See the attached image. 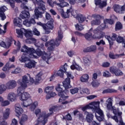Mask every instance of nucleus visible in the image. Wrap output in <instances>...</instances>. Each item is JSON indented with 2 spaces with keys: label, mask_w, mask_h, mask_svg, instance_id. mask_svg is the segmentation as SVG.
Instances as JSON below:
<instances>
[{
  "label": "nucleus",
  "mask_w": 125,
  "mask_h": 125,
  "mask_svg": "<svg viewBox=\"0 0 125 125\" xmlns=\"http://www.w3.org/2000/svg\"><path fill=\"white\" fill-rule=\"evenodd\" d=\"M58 38L56 39V41L52 39L50 41V42L45 43V46H48V45H50V46H49L47 48L48 51L47 53L42 51V58L44 61H45V62H46V63L48 62V60H49L51 57L50 56L51 55V51H53V50H54V46H59L60 42H61L63 39V32H62L61 30H59L58 31Z\"/></svg>",
  "instance_id": "f257e3e1"
},
{
  "label": "nucleus",
  "mask_w": 125,
  "mask_h": 125,
  "mask_svg": "<svg viewBox=\"0 0 125 125\" xmlns=\"http://www.w3.org/2000/svg\"><path fill=\"white\" fill-rule=\"evenodd\" d=\"M42 47H43V44H42L41 46H38V48L36 51L33 48H29L27 46L24 45L22 46L21 51L29 54L28 56L30 58H38V57L35 54L38 56H42V52L41 50V48H42Z\"/></svg>",
  "instance_id": "f03ea898"
},
{
  "label": "nucleus",
  "mask_w": 125,
  "mask_h": 125,
  "mask_svg": "<svg viewBox=\"0 0 125 125\" xmlns=\"http://www.w3.org/2000/svg\"><path fill=\"white\" fill-rule=\"evenodd\" d=\"M33 2L35 5H38L34 10V13L35 15V18L39 19V17L42 16V14L44 13V11L46 10L45 8V2L42 0H32Z\"/></svg>",
  "instance_id": "7ed1b4c3"
},
{
  "label": "nucleus",
  "mask_w": 125,
  "mask_h": 125,
  "mask_svg": "<svg viewBox=\"0 0 125 125\" xmlns=\"http://www.w3.org/2000/svg\"><path fill=\"white\" fill-rule=\"evenodd\" d=\"M99 105H100V102H93L89 104L90 109L92 111H96L95 117L97 120L99 122H102L104 120V113H103V111L99 107Z\"/></svg>",
  "instance_id": "20e7f679"
},
{
  "label": "nucleus",
  "mask_w": 125,
  "mask_h": 125,
  "mask_svg": "<svg viewBox=\"0 0 125 125\" xmlns=\"http://www.w3.org/2000/svg\"><path fill=\"white\" fill-rule=\"evenodd\" d=\"M28 76L27 75H24L22 77V80L21 79L17 81V83L18 84L21 85L20 87H18V92L20 93V91L23 90V89H26L28 86V83L30 82L29 75H28Z\"/></svg>",
  "instance_id": "39448f33"
},
{
  "label": "nucleus",
  "mask_w": 125,
  "mask_h": 125,
  "mask_svg": "<svg viewBox=\"0 0 125 125\" xmlns=\"http://www.w3.org/2000/svg\"><path fill=\"white\" fill-rule=\"evenodd\" d=\"M111 109V111H113V114L115 115L114 116H111V118L113 119V120H114L116 123H119L118 117H117V115H118L120 118L119 121L120 125H125V124L123 122V119H122V112H119V111H118V110H117L116 109V107L114 106L112 107Z\"/></svg>",
  "instance_id": "423d86ee"
},
{
  "label": "nucleus",
  "mask_w": 125,
  "mask_h": 125,
  "mask_svg": "<svg viewBox=\"0 0 125 125\" xmlns=\"http://www.w3.org/2000/svg\"><path fill=\"white\" fill-rule=\"evenodd\" d=\"M65 74L67 76V78H66L62 83L63 84V86L67 89L68 88H70L71 87V85L70 83H71L70 79H74V76L72 75V72H65Z\"/></svg>",
  "instance_id": "0eeeda50"
},
{
  "label": "nucleus",
  "mask_w": 125,
  "mask_h": 125,
  "mask_svg": "<svg viewBox=\"0 0 125 125\" xmlns=\"http://www.w3.org/2000/svg\"><path fill=\"white\" fill-rule=\"evenodd\" d=\"M67 93H68V91H67V90L62 91L58 93V96L60 97L59 102H62V104H63V105L68 104V101L63 102L64 100H66V99L69 98V96H67Z\"/></svg>",
  "instance_id": "6e6552de"
},
{
  "label": "nucleus",
  "mask_w": 125,
  "mask_h": 125,
  "mask_svg": "<svg viewBox=\"0 0 125 125\" xmlns=\"http://www.w3.org/2000/svg\"><path fill=\"white\" fill-rule=\"evenodd\" d=\"M24 89H22L19 93V92H18V88L17 93L18 95L20 96V100H21V101H24L25 100H29V99H30V98L31 97V95H30V94H29L27 92H24Z\"/></svg>",
  "instance_id": "1a4fd4ad"
},
{
  "label": "nucleus",
  "mask_w": 125,
  "mask_h": 125,
  "mask_svg": "<svg viewBox=\"0 0 125 125\" xmlns=\"http://www.w3.org/2000/svg\"><path fill=\"white\" fill-rule=\"evenodd\" d=\"M109 71L111 74L115 75L116 77H122L124 76V72L116 67V66H111L109 68Z\"/></svg>",
  "instance_id": "9d476101"
},
{
  "label": "nucleus",
  "mask_w": 125,
  "mask_h": 125,
  "mask_svg": "<svg viewBox=\"0 0 125 125\" xmlns=\"http://www.w3.org/2000/svg\"><path fill=\"white\" fill-rule=\"evenodd\" d=\"M43 29L45 31V34H50V30L53 29V20H52L51 22H48L46 25H43Z\"/></svg>",
  "instance_id": "9b49d317"
},
{
  "label": "nucleus",
  "mask_w": 125,
  "mask_h": 125,
  "mask_svg": "<svg viewBox=\"0 0 125 125\" xmlns=\"http://www.w3.org/2000/svg\"><path fill=\"white\" fill-rule=\"evenodd\" d=\"M17 86V83L15 80L8 81L5 85L6 89H14Z\"/></svg>",
  "instance_id": "f8f14e48"
},
{
  "label": "nucleus",
  "mask_w": 125,
  "mask_h": 125,
  "mask_svg": "<svg viewBox=\"0 0 125 125\" xmlns=\"http://www.w3.org/2000/svg\"><path fill=\"white\" fill-rule=\"evenodd\" d=\"M7 99L10 102H15L17 100V95L14 92H11L7 94Z\"/></svg>",
  "instance_id": "ddd939ff"
},
{
  "label": "nucleus",
  "mask_w": 125,
  "mask_h": 125,
  "mask_svg": "<svg viewBox=\"0 0 125 125\" xmlns=\"http://www.w3.org/2000/svg\"><path fill=\"white\" fill-rule=\"evenodd\" d=\"M7 10V8L5 6H0V18L2 21L6 19V16H5L4 12H5Z\"/></svg>",
  "instance_id": "4468645a"
},
{
  "label": "nucleus",
  "mask_w": 125,
  "mask_h": 125,
  "mask_svg": "<svg viewBox=\"0 0 125 125\" xmlns=\"http://www.w3.org/2000/svg\"><path fill=\"white\" fill-rule=\"evenodd\" d=\"M113 9L117 13L123 14L125 13V6H123L121 8L119 5H114L113 6Z\"/></svg>",
  "instance_id": "2eb2a0df"
},
{
  "label": "nucleus",
  "mask_w": 125,
  "mask_h": 125,
  "mask_svg": "<svg viewBox=\"0 0 125 125\" xmlns=\"http://www.w3.org/2000/svg\"><path fill=\"white\" fill-rule=\"evenodd\" d=\"M95 4L99 5L100 8H103L107 5V0L103 1L101 0H95Z\"/></svg>",
  "instance_id": "dca6fc26"
},
{
  "label": "nucleus",
  "mask_w": 125,
  "mask_h": 125,
  "mask_svg": "<svg viewBox=\"0 0 125 125\" xmlns=\"http://www.w3.org/2000/svg\"><path fill=\"white\" fill-rule=\"evenodd\" d=\"M94 17L96 18V19L92 21L91 22L92 26H94L95 25H100L101 23V21H100L101 18L100 16L99 15H95Z\"/></svg>",
  "instance_id": "f3484780"
},
{
  "label": "nucleus",
  "mask_w": 125,
  "mask_h": 125,
  "mask_svg": "<svg viewBox=\"0 0 125 125\" xmlns=\"http://www.w3.org/2000/svg\"><path fill=\"white\" fill-rule=\"evenodd\" d=\"M15 112L18 116H20L23 113V109L19 104H16L15 106Z\"/></svg>",
  "instance_id": "a211bd4d"
},
{
  "label": "nucleus",
  "mask_w": 125,
  "mask_h": 125,
  "mask_svg": "<svg viewBox=\"0 0 125 125\" xmlns=\"http://www.w3.org/2000/svg\"><path fill=\"white\" fill-rule=\"evenodd\" d=\"M106 23L104 21L103 23L93 30V33H94V34H97V33L101 32V31L104 30L105 28H106Z\"/></svg>",
  "instance_id": "6ab92c4d"
},
{
  "label": "nucleus",
  "mask_w": 125,
  "mask_h": 125,
  "mask_svg": "<svg viewBox=\"0 0 125 125\" xmlns=\"http://www.w3.org/2000/svg\"><path fill=\"white\" fill-rule=\"evenodd\" d=\"M23 24L25 25V26H26V27H30L31 25H34L36 24V21H35L34 19H31L30 20H25L23 21Z\"/></svg>",
  "instance_id": "aec40b11"
},
{
  "label": "nucleus",
  "mask_w": 125,
  "mask_h": 125,
  "mask_svg": "<svg viewBox=\"0 0 125 125\" xmlns=\"http://www.w3.org/2000/svg\"><path fill=\"white\" fill-rule=\"evenodd\" d=\"M15 65L13 64H10L9 63H7L3 67L2 71L6 72V71H9L10 69H14Z\"/></svg>",
  "instance_id": "412c9836"
},
{
  "label": "nucleus",
  "mask_w": 125,
  "mask_h": 125,
  "mask_svg": "<svg viewBox=\"0 0 125 125\" xmlns=\"http://www.w3.org/2000/svg\"><path fill=\"white\" fill-rule=\"evenodd\" d=\"M96 49H97L96 45H92L86 48L84 51H85V52H93L94 51H96Z\"/></svg>",
  "instance_id": "4be33fe9"
},
{
  "label": "nucleus",
  "mask_w": 125,
  "mask_h": 125,
  "mask_svg": "<svg viewBox=\"0 0 125 125\" xmlns=\"http://www.w3.org/2000/svg\"><path fill=\"white\" fill-rule=\"evenodd\" d=\"M86 121L87 122V123H91L92 121H93L94 116H93V114L91 113L86 112Z\"/></svg>",
  "instance_id": "5701e85b"
},
{
  "label": "nucleus",
  "mask_w": 125,
  "mask_h": 125,
  "mask_svg": "<svg viewBox=\"0 0 125 125\" xmlns=\"http://www.w3.org/2000/svg\"><path fill=\"white\" fill-rule=\"evenodd\" d=\"M20 16L22 19H26V18H29L30 17V13H29V11H22Z\"/></svg>",
  "instance_id": "b1692460"
},
{
  "label": "nucleus",
  "mask_w": 125,
  "mask_h": 125,
  "mask_svg": "<svg viewBox=\"0 0 125 125\" xmlns=\"http://www.w3.org/2000/svg\"><path fill=\"white\" fill-rule=\"evenodd\" d=\"M28 121V116L25 114H23L20 121V125H25V123Z\"/></svg>",
  "instance_id": "393cba45"
},
{
  "label": "nucleus",
  "mask_w": 125,
  "mask_h": 125,
  "mask_svg": "<svg viewBox=\"0 0 125 125\" xmlns=\"http://www.w3.org/2000/svg\"><path fill=\"white\" fill-rule=\"evenodd\" d=\"M20 61L21 62H22L23 63H25V62L26 63H37V62H34L26 57H24V56H21V59H20Z\"/></svg>",
  "instance_id": "a878e982"
},
{
  "label": "nucleus",
  "mask_w": 125,
  "mask_h": 125,
  "mask_svg": "<svg viewBox=\"0 0 125 125\" xmlns=\"http://www.w3.org/2000/svg\"><path fill=\"white\" fill-rule=\"evenodd\" d=\"M10 109L6 108L5 112L3 113V119L7 120V118L9 117V115H10Z\"/></svg>",
  "instance_id": "bb28decb"
},
{
  "label": "nucleus",
  "mask_w": 125,
  "mask_h": 125,
  "mask_svg": "<svg viewBox=\"0 0 125 125\" xmlns=\"http://www.w3.org/2000/svg\"><path fill=\"white\" fill-rule=\"evenodd\" d=\"M31 104H32V100L31 99H28L27 100L23 101V103H21V106L24 108H26L28 106H30Z\"/></svg>",
  "instance_id": "cd10ccee"
},
{
  "label": "nucleus",
  "mask_w": 125,
  "mask_h": 125,
  "mask_svg": "<svg viewBox=\"0 0 125 125\" xmlns=\"http://www.w3.org/2000/svg\"><path fill=\"white\" fill-rule=\"evenodd\" d=\"M15 26L18 27H21V23H22V20L19 18H16L14 19L13 21Z\"/></svg>",
  "instance_id": "c85d7f7f"
},
{
  "label": "nucleus",
  "mask_w": 125,
  "mask_h": 125,
  "mask_svg": "<svg viewBox=\"0 0 125 125\" xmlns=\"http://www.w3.org/2000/svg\"><path fill=\"white\" fill-rule=\"evenodd\" d=\"M106 106L107 109H108V110H111V108H113L112 105H113V100H112V99L111 98H109L107 99V100L106 101Z\"/></svg>",
  "instance_id": "c756f323"
},
{
  "label": "nucleus",
  "mask_w": 125,
  "mask_h": 125,
  "mask_svg": "<svg viewBox=\"0 0 125 125\" xmlns=\"http://www.w3.org/2000/svg\"><path fill=\"white\" fill-rule=\"evenodd\" d=\"M43 75L42 72H40L36 76L35 83H39L42 80V76Z\"/></svg>",
  "instance_id": "7c9ffc66"
},
{
  "label": "nucleus",
  "mask_w": 125,
  "mask_h": 125,
  "mask_svg": "<svg viewBox=\"0 0 125 125\" xmlns=\"http://www.w3.org/2000/svg\"><path fill=\"white\" fill-rule=\"evenodd\" d=\"M0 105L2 107H6V106L10 105V101L8 100H4V99L3 98L2 101H1Z\"/></svg>",
  "instance_id": "2f4dec72"
},
{
  "label": "nucleus",
  "mask_w": 125,
  "mask_h": 125,
  "mask_svg": "<svg viewBox=\"0 0 125 125\" xmlns=\"http://www.w3.org/2000/svg\"><path fill=\"white\" fill-rule=\"evenodd\" d=\"M125 55L124 54H121L119 55H114V54L112 53H110L109 54V57L111 59H117V58H119L121 56H124Z\"/></svg>",
  "instance_id": "473e14b6"
},
{
  "label": "nucleus",
  "mask_w": 125,
  "mask_h": 125,
  "mask_svg": "<svg viewBox=\"0 0 125 125\" xmlns=\"http://www.w3.org/2000/svg\"><path fill=\"white\" fill-rule=\"evenodd\" d=\"M60 12H61V14L63 18H69L70 15L67 12L66 13L64 12V10L62 8L60 9Z\"/></svg>",
  "instance_id": "72a5a7b5"
},
{
  "label": "nucleus",
  "mask_w": 125,
  "mask_h": 125,
  "mask_svg": "<svg viewBox=\"0 0 125 125\" xmlns=\"http://www.w3.org/2000/svg\"><path fill=\"white\" fill-rule=\"evenodd\" d=\"M88 79H89V76L88 75L85 74L83 75L81 78V81L83 83H86L88 81Z\"/></svg>",
  "instance_id": "f704fd0d"
},
{
  "label": "nucleus",
  "mask_w": 125,
  "mask_h": 125,
  "mask_svg": "<svg viewBox=\"0 0 125 125\" xmlns=\"http://www.w3.org/2000/svg\"><path fill=\"white\" fill-rule=\"evenodd\" d=\"M17 34L20 37H22L23 36V34L26 32V29L24 28H21V29H16Z\"/></svg>",
  "instance_id": "c9c22d12"
},
{
  "label": "nucleus",
  "mask_w": 125,
  "mask_h": 125,
  "mask_svg": "<svg viewBox=\"0 0 125 125\" xmlns=\"http://www.w3.org/2000/svg\"><path fill=\"white\" fill-rule=\"evenodd\" d=\"M84 37L86 40H89L91 38H93V36H92V31H91V29H90L88 33H86L84 35Z\"/></svg>",
  "instance_id": "e433bc0d"
},
{
  "label": "nucleus",
  "mask_w": 125,
  "mask_h": 125,
  "mask_svg": "<svg viewBox=\"0 0 125 125\" xmlns=\"http://www.w3.org/2000/svg\"><path fill=\"white\" fill-rule=\"evenodd\" d=\"M24 66L28 69H32V68H37L35 63H25Z\"/></svg>",
  "instance_id": "4c0bfd02"
},
{
  "label": "nucleus",
  "mask_w": 125,
  "mask_h": 125,
  "mask_svg": "<svg viewBox=\"0 0 125 125\" xmlns=\"http://www.w3.org/2000/svg\"><path fill=\"white\" fill-rule=\"evenodd\" d=\"M117 90L114 89L108 88L105 90H104L103 92V93H113L117 92Z\"/></svg>",
  "instance_id": "58836bf2"
},
{
  "label": "nucleus",
  "mask_w": 125,
  "mask_h": 125,
  "mask_svg": "<svg viewBox=\"0 0 125 125\" xmlns=\"http://www.w3.org/2000/svg\"><path fill=\"white\" fill-rule=\"evenodd\" d=\"M25 37L27 38V39H29L32 36V31L29 30H25V32H24Z\"/></svg>",
  "instance_id": "ea45409f"
},
{
  "label": "nucleus",
  "mask_w": 125,
  "mask_h": 125,
  "mask_svg": "<svg viewBox=\"0 0 125 125\" xmlns=\"http://www.w3.org/2000/svg\"><path fill=\"white\" fill-rule=\"evenodd\" d=\"M105 36V33L102 32L100 36H97L96 34L94 33V35L93 36V39H98V40H100V39H102V38H104V36Z\"/></svg>",
  "instance_id": "a19ab883"
},
{
  "label": "nucleus",
  "mask_w": 125,
  "mask_h": 125,
  "mask_svg": "<svg viewBox=\"0 0 125 125\" xmlns=\"http://www.w3.org/2000/svg\"><path fill=\"white\" fill-rule=\"evenodd\" d=\"M53 88L54 87L51 86H47L45 89H44V91L46 93H47V94H49V93H50L52 91V90H53Z\"/></svg>",
  "instance_id": "79ce46f5"
},
{
  "label": "nucleus",
  "mask_w": 125,
  "mask_h": 125,
  "mask_svg": "<svg viewBox=\"0 0 125 125\" xmlns=\"http://www.w3.org/2000/svg\"><path fill=\"white\" fill-rule=\"evenodd\" d=\"M79 23H83L85 20L86 18L83 15L79 14L78 18H77Z\"/></svg>",
  "instance_id": "37998d69"
},
{
  "label": "nucleus",
  "mask_w": 125,
  "mask_h": 125,
  "mask_svg": "<svg viewBox=\"0 0 125 125\" xmlns=\"http://www.w3.org/2000/svg\"><path fill=\"white\" fill-rule=\"evenodd\" d=\"M64 71L62 68H60L57 73H56V76L58 75L59 77H61V78H63V76L64 75Z\"/></svg>",
  "instance_id": "c03bdc74"
},
{
  "label": "nucleus",
  "mask_w": 125,
  "mask_h": 125,
  "mask_svg": "<svg viewBox=\"0 0 125 125\" xmlns=\"http://www.w3.org/2000/svg\"><path fill=\"white\" fill-rule=\"evenodd\" d=\"M70 68L71 70H75V69H76V70L81 69L80 66H79V65L77 64L76 63H73V64L71 65Z\"/></svg>",
  "instance_id": "a18cd8bd"
},
{
  "label": "nucleus",
  "mask_w": 125,
  "mask_h": 125,
  "mask_svg": "<svg viewBox=\"0 0 125 125\" xmlns=\"http://www.w3.org/2000/svg\"><path fill=\"white\" fill-rule=\"evenodd\" d=\"M121 29H123V25L122 23H121V22H117L115 26L116 31H119V30H121Z\"/></svg>",
  "instance_id": "49530a36"
},
{
  "label": "nucleus",
  "mask_w": 125,
  "mask_h": 125,
  "mask_svg": "<svg viewBox=\"0 0 125 125\" xmlns=\"http://www.w3.org/2000/svg\"><path fill=\"white\" fill-rule=\"evenodd\" d=\"M6 90V87H5V85L1 84L0 85V95L2 94L4 91Z\"/></svg>",
  "instance_id": "de8ad7c7"
},
{
  "label": "nucleus",
  "mask_w": 125,
  "mask_h": 125,
  "mask_svg": "<svg viewBox=\"0 0 125 125\" xmlns=\"http://www.w3.org/2000/svg\"><path fill=\"white\" fill-rule=\"evenodd\" d=\"M1 114V113L0 112V125H8L7 122H5L2 118V116L0 115Z\"/></svg>",
  "instance_id": "09e8293b"
},
{
  "label": "nucleus",
  "mask_w": 125,
  "mask_h": 125,
  "mask_svg": "<svg viewBox=\"0 0 125 125\" xmlns=\"http://www.w3.org/2000/svg\"><path fill=\"white\" fill-rule=\"evenodd\" d=\"M56 95L55 92H52V91L49 94H47L46 97V99H50L51 97H54Z\"/></svg>",
  "instance_id": "8fccbe9b"
},
{
  "label": "nucleus",
  "mask_w": 125,
  "mask_h": 125,
  "mask_svg": "<svg viewBox=\"0 0 125 125\" xmlns=\"http://www.w3.org/2000/svg\"><path fill=\"white\" fill-rule=\"evenodd\" d=\"M47 3L49 4L51 7H54V4H57L56 1L53 2L52 0H47Z\"/></svg>",
  "instance_id": "3c124183"
},
{
  "label": "nucleus",
  "mask_w": 125,
  "mask_h": 125,
  "mask_svg": "<svg viewBox=\"0 0 125 125\" xmlns=\"http://www.w3.org/2000/svg\"><path fill=\"white\" fill-rule=\"evenodd\" d=\"M38 105H39V103L38 102H35L30 107L31 111H34L36 109V107H37Z\"/></svg>",
  "instance_id": "603ef678"
},
{
  "label": "nucleus",
  "mask_w": 125,
  "mask_h": 125,
  "mask_svg": "<svg viewBox=\"0 0 125 125\" xmlns=\"http://www.w3.org/2000/svg\"><path fill=\"white\" fill-rule=\"evenodd\" d=\"M64 87V84L63 85L58 84L57 86H56V90L57 91H62L63 90V88Z\"/></svg>",
  "instance_id": "864d4df0"
},
{
  "label": "nucleus",
  "mask_w": 125,
  "mask_h": 125,
  "mask_svg": "<svg viewBox=\"0 0 125 125\" xmlns=\"http://www.w3.org/2000/svg\"><path fill=\"white\" fill-rule=\"evenodd\" d=\"M57 5H58V6H59L60 7H65V6H67V5H69V3H68V2H65L64 1L62 3H57Z\"/></svg>",
  "instance_id": "5fc2aeb1"
},
{
  "label": "nucleus",
  "mask_w": 125,
  "mask_h": 125,
  "mask_svg": "<svg viewBox=\"0 0 125 125\" xmlns=\"http://www.w3.org/2000/svg\"><path fill=\"white\" fill-rule=\"evenodd\" d=\"M70 91L71 94H76V93H78V92H79V88L75 87V88H72L70 90Z\"/></svg>",
  "instance_id": "6e6d98bb"
},
{
  "label": "nucleus",
  "mask_w": 125,
  "mask_h": 125,
  "mask_svg": "<svg viewBox=\"0 0 125 125\" xmlns=\"http://www.w3.org/2000/svg\"><path fill=\"white\" fill-rule=\"evenodd\" d=\"M76 29L78 31H83V25L82 24L79 25V24H76L75 25Z\"/></svg>",
  "instance_id": "4d7b16f0"
},
{
  "label": "nucleus",
  "mask_w": 125,
  "mask_h": 125,
  "mask_svg": "<svg viewBox=\"0 0 125 125\" xmlns=\"http://www.w3.org/2000/svg\"><path fill=\"white\" fill-rule=\"evenodd\" d=\"M103 76L105 78H110L111 77V73L108 71H105L103 73Z\"/></svg>",
  "instance_id": "13d9d810"
},
{
  "label": "nucleus",
  "mask_w": 125,
  "mask_h": 125,
  "mask_svg": "<svg viewBox=\"0 0 125 125\" xmlns=\"http://www.w3.org/2000/svg\"><path fill=\"white\" fill-rule=\"evenodd\" d=\"M100 84V82L99 81H93L92 82V85L93 87H98Z\"/></svg>",
  "instance_id": "bf43d9fd"
},
{
  "label": "nucleus",
  "mask_w": 125,
  "mask_h": 125,
  "mask_svg": "<svg viewBox=\"0 0 125 125\" xmlns=\"http://www.w3.org/2000/svg\"><path fill=\"white\" fill-rule=\"evenodd\" d=\"M104 23H109L110 25H112V24H114V21L111 19H105L104 21Z\"/></svg>",
  "instance_id": "052dcab7"
},
{
  "label": "nucleus",
  "mask_w": 125,
  "mask_h": 125,
  "mask_svg": "<svg viewBox=\"0 0 125 125\" xmlns=\"http://www.w3.org/2000/svg\"><path fill=\"white\" fill-rule=\"evenodd\" d=\"M105 38L108 41L110 45H113V44H114V42L112 41H111L112 40H111V37L105 36Z\"/></svg>",
  "instance_id": "680f3d73"
},
{
  "label": "nucleus",
  "mask_w": 125,
  "mask_h": 125,
  "mask_svg": "<svg viewBox=\"0 0 125 125\" xmlns=\"http://www.w3.org/2000/svg\"><path fill=\"white\" fill-rule=\"evenodd\" d=\"M21 72V68L18 67L15 69L14 71H12V74H19Z\"/></svg>",
  "instance_id": "e2e57ef3"
},
{
  "label": "nucleus",
  "mask_w": 125,
  "mask_h": 125,
  "mask_svg": "<svg viewBox=\"0 0 125 125\" xmlns=\"http://www.w3.org/2000/svg\"><path fill=\"white\" fill-rule=\"evenodd\" d=\"M11 43L10 42H8L7 43H5V42H3L2 46L3 47H4V48H8L9 46H10Z\"/></svg>",
  "instance_id": "0e129e2a"
},
{
  "label": "nucleus",
  "mask_w": 125,
  "mask_h": 125,
  "mask_svg": "<svg viewBox=\"0 0 125 125\" xmlns=\"http://www.w3.org/2000/svg\"><path fill=\"white\" fill-rule=\"evenodd\" d=\"M71 15L74 17V18H76L77 19V18L79 17V16L80 15L78 14V13H77V11H73L71 14Z\"/></svg>",
  "instance_id": "69168bd1"
},
{
  "label": "nucleus",
  "mask_w": 125,
  "mask_h": 125,
  "mask_svg": "<svg viewBox=\"0 0 125 125\" xmlns=\"http://www.w3.org/2000/svg\"><path fill=\"white\" fill-rule=\"evenodd\" d=\"M96 44L97 45H101V44H102V45H105L106 44V43L105 42V41H103V40H100L99 42H96Z\"/></svg>",
  "instance_id": "338daca9"
},
{
  "label": "nucleus",
  "mask_w": 125,
  "mask_h": 125,
  "mask_svg": "<svg viewBox=\"0 0 125 125\" xmlns=\"http://www.w3.org/2000/svg\"><path fill=\"white\" fill-rule=\"evenodd\" d=\"M33 31V33L36 36H40V35H41V33L38 31V29H37L36 28H34Z\"/></svg>",
  "instance_id": "774afa93"
}]
</instances>
